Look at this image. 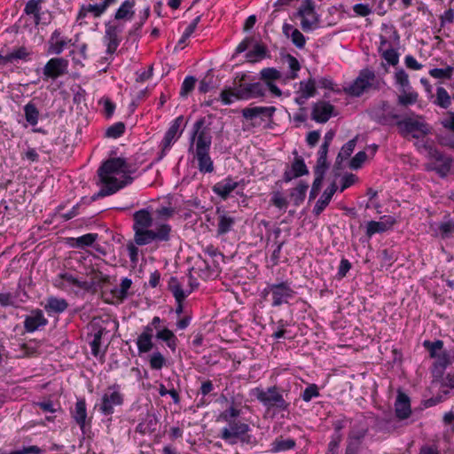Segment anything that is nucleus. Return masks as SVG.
Instances as JSON below:
<instances>
[{"label":"nucleus","instance_id":"obj_1","mask_svg":"<svg viewBox=\"0 0 454 454\" xmlns=\"http://www.w3.org/2000/svg\"><path fill=\"white\" fill-rule=\"evenodd\" d=\"M134 243L127 244L129 260L133 263L138 261L137 246H146L152 243L168 242L171 239L172 227L163 222L153 223V218L148 208H142L133 214Z\"/></svg>","mask_w":454,"mask_h":454},{"label":"nucleus","instance_id":"obj_2","mask_svg":"<svg viewBox=\"0 0 454 454\" xmlns=\"http://www.w3.org/2000/svg\"><path fill=\"white\" fill-rule=\"evenodd\" d=\"M133 172L124 158H110L104 161L98 169V175L103 187L91 197L92 200L112 195L130 184L133 181L130 174Z\"/></svg>","mask_w":454,"mask_h":454},{"label":"nucleus","instance_id":"obj_3","mask_svg":"<svg viewBox=\"0 0 454 454\" xmlns=\"http://www.w3.org/2000/svg\"><path fill=\"white\" fill-rule=\"evenodd\" d=\"M190 148L194 145V159L197 160L198 169L202 174H211L215 171L214 161L209 155L212 135L210 129L205 127V119L200 118L195 121L190 137Z\"/></svg>","mask_w":454,"mask_h":454},{"label":"nucleus","instance_id":"obj_4","mask_svg":"<svg viewBox=\"0 0 454 454\" xmlns=\"http://www.w3.org/2000/svg\"><path fill=\"white\" fill-rule=\"evenodd\" d=\"M423 347L428 351L430 358L434 359L431 367V373L435 380H440L444 375L448 366L454 364V346L444 348L442 340L423 341Z\"/></svg>","mask_w":454,"mask_h":454},{"label":"nucleus","instance_id":"obj_5","mask_svg":"<svg viewBox=\"0 0 454 454\" xmlns=\"http://www.w3.org/2000/svg\"><path fill=\"white\" fill-rule=\"evenodd\" d=\"M266 94V87L264 83L260 82H243L231 90V88L223 89L220 93V98L223 105L229 106L235 100H250L264 97Z\"/></svg>","mask_w":454,"mask_h":454},{"label":"nucleus","instance_id":"obj_6","mask_svg":"<svg viewBox=\"0 0 454 454\" xmlns=\"http://www.w3.org/2000/svg\"><path fill=\"white\" fill-rule=\"evenodd\" d=\"M382 84V80L373 70L364 68L360 70L357 77L350 84L343 87V91L351 97L359 98L364 94L379 91Z\"/></svg>","mask_w":454,"mask_h":454},{"label":"nucleus","instance_id":"obj_7","mask_svg":"<svg viewBox=\"0 0 454 454\" xmlns=\"http://www.w3.org/2000/svg\"><path fill=\"white\" fill-rule=\"evenodd\" d=\"M250 427L247 423L240 421H231L228 423V427H224L221 430L220 438L226 443L234 445L238 442L244 444H253L256 442L254 436L248 434Z\"/></svg>","mask_w":454,"mask_h":454},{"label":"nucleus","instance_id":"obj_8","mask_svg":"<svg viewBox=\"0 0 454 454\" xmlns=\"http://www.w3.org/2000/svg\"><path fill=\"white\" fill-rule=\"evenodd\" d=\"M402 137L411 136L413 138H422L431 133L430 125L421 115L405 116L395 122Z\"/></svg>","mask_w":454,"mask_h":454},{"label":"nucleus","instance_id":"obj_9","mask_svg":"<svg viewBox=\"0 0 454 454\" xmlns=\"http://www.w3.org/2000/svg\"><path fill=\"white\" fill-rule=\"evenodd\" d=\"M255 398L267 410L275 409L277 411H288L290 403L286 402L277 386L270 387L266 389L255 387L253 389Z\"/></svg>","mask_w":454,"mask_h":454},{"label":"nucleus","instance_id":"obj_10","mask_svg":"<svg viewBox=\"0 0 454 454\" xmlns=\"http://www.w3.org/2000/svg\"><path fill=\"white\" fill-rule=\"evenodd\" d=\"M123 402L124 395L121 392V386L115 383L106 388L100 403L96 404L95 408H98L104 416H112L114 412V407L122 405Z\"/></svg>","mask_w":454,"mask_h":454},{"label":"nucleus","instance_id":"obj_11","mask_svg":"<svg viewBox=\"0 0 454 454\" xmlns=\"http://www.w3.org/2000/svg\"><path fill=\"white\" fill-rule=\"evenodd\" d=\"M33 50L25 45L0 50V66L17 65L32 60Z\"/></svg>","mask_w":454,"mask_h":454},{"label":"nucleus","instance_id":"obj_12","mask_svg":"<svg viewBox=\"0 0 454 454\" xmlns=\"http://www.w3.org/2000/svg\"><path fill=\"white\" fill-rule=\"evenodd\" d=\"M117 0H102L100 3L97 4H83L80 6V9L77 12L76 21L82 24V21L86 18H100L111 6L115 4Z\"/></svg>","mask_w":454,"mask_h":454},{"label":"nucleus","instance_id":"obj_13","mask_svg":"<svg viewBox=\"0 0 454 454\" xmlns=\"http://www.w3.org/2000/svg\"><path fill=\"white\" fill-rule=\"evenodd\" d=\"M270 291H271L272 307H279L287 303L296 294V292L292 288L288 281L270 284Z\"/></svg>","mask_w":454,"mask_h":454},{"label":"nucleus","instance_id":"obj_14","mask_svg":"<svg viewBox=\"0 0 454 454\" xmlns=\"http://www.w3.org/2000/svg\"><path fill=\"white\" fill-rule=\"evenodd\" d=\"M203 252L212 259L211 263L206 260L203 261L204 268H200L201 271L200 277L206 279L217 274L220 262H223L224 256L218 248L215 247L213 245L207 246L203 249Z\"/></svg>","mask_w":454,"mask_h":454},{"label":"nucleus","instance_id":"obj_15","mask_svg":"<svg viewBox=\"0 0 454 454\" xmlns=\"http://www.w3.org/2000/svg\"><path fill=\"white\" fill-rule=\"evenodd\" d=\"M68 68V60L64 58H52L42 68L43 80H56L66 74Z\"/></svg>","mask_w":454,"mask_h":454},{"label":"nucleus","instance_id":"obj_16","mask_svg":"<svg viewBox=\"0 0 454 454\" xmlns=\"http://www.w3.org/2000/svg\"><path fill=\"white\" fill-rule=\"evenodd\" d=\"M296 15L301 19V27L304 32L315 29L318 23V18L315 12L313 3L306 0L298 9Z\"/></svg>","mask_w":454,"mask_h":454},{"label":"nucleus","instance_id":"obj_17","mask_svg":"<svg viewBox=\"0 0 454 454\" xmlns=\"http://www.w3.org/2000/svg\"><path fill=\"white\" fill-rule=\"evenodd\" d=\"M123 25L121 24H106V32H105V43L106 45V53L114 54L118 46L121 42V34L123 31Z\"/></svg>","mask_w":454,"mask_h":454},{"label":"nucleus","instance_id":"obj_18","mask_svg":"<svg viewBox=\"0 0 454 454\" xmlns=\"http://www.w3.org/2000/svg\"><path fill=\"white\" fill-rule=\"evenodd\" d=\"M369 432V424L364 416L357 417L352 423L347 442L361 443Z\"/></svg>","mask_w":454,"mask_h":454},{"label":"nucleus","instance_id":"obj_19","mask_svg":"<svg viewBox=\"0 0 454 454\" xmlns=\"http://www.w3.org/2000/svg\"><path fill=\"white\" fill-rule=\"evenodd\" d=\"M184 116L180 115L171 121L161 141L162 151L168 150L171 145L181 137L184 128Z\"/></svg>","mask_w":454,"mask_h":454},{"label":"nucleus","instance_id":"obj_20","mask_svg":"<svg viewBox=\"0 0 454 454\" xmlns=\"http://www.w3.org/2000/svg\"><path fill=\"white\" fill-rule=\"evenodd\" d=\"M275 106H254L242 109V116L248 121L259 118L262 121H271L276 112Z\"/></svg>","mask_w":454,"mask_h":454},{"label":"nucleus","instance_id":"obj_21","mask_svg":"<svg viewBox=\"0 0 454 454\" xmlns=\"http://www.w3.org/2000/svg\"><path fill=\"white\" fill-rule=\"evenodd\" d=\"M71 42H72V39H70L67 36H64L59 28L55 29L51 33V35L48 40L47 52L49 54L59 55L63 52L65 48L68 44L71 43Z\"/></svg>","mask_w":454,"mask_h":454},{"label":"nucleus","instance_id":"obj_22","mask_svg":"<svg viewBox=\"0 0 454 454\" xmlns=\"http://www.w3.org/2000/svg\"><path fill=\"white\" fill-rule=\"evenodd\" d=\"M333 110V106L329 102L318 101L312 106L311 118L318 123H325L332 117Z\"/></svg>","mask_w":454,"mask_h":454},{"label":"nucleus","instance_id":"obj_23","mask_svg":"<svg viewBox=\"0 0 454 454\" xmlns=\"http://www.w3.org/2000/svg\"><path fill=\"white\" fill-rule=\"evenodd\" d=\"M308 174L309 169L305 164L304 160L301 156L296 155L291 164V168L285 171L283 180L286 183H288L294 178H297Z\"/></svg>","mask_w":454,"mask_h":454},{"label":"nucleus","instance_id":"obj_24","mask_svg":"<svg viewBox=\"0 0 454 454\" xmlns=\"http://www.w3.org/2000/svg\"><path fill=\"white\" fill-rule=\"evenodd\" d=\"M82 278H78L69 271L59 273L54 280V286L61 288H77L82 289Z\"/></svg>","mask_w":454,"mask_h":454},{"label":"nucleus","instance_id":"obj_25","mask_svg":"<svg viewBox=\"0 0 454 454\" xmlns=\"http://www.w3.org/2000/svg\"><path fill=\"white\" fill-rule=\"evenodd\" d=\"M48 320L44 317L43 313L40 309L32 311L24 320V327L27 332L34 333L40 327L46 325Z\"/></svg>","mask_w":454,"mask_h":454},{"label":"nucleus","instance_id":"obj_26","mask_svg":"<svg viewBox=\"0 0 454 454\" xmlns=\"http://www.w3.org/2000/svg\"><path fill=\"white\" fill-rule=\"evenodd\" d=\"M239 186V183L234 181L231 176L217 182L213 186V192L223 200H226L229 195Z\"/></svg>","mask_w":454,"mask_h":454},{"label":"nucleus","instance_id":"obj_27","mask_svg":"<svg viewBox=\"0 0 454 454\" xmlns=\"http://www.w3.org/2000/svg\"><path fill=\"white\" fill-rule=\"evenodd\" d=\"M90 330L91 332L89 335L92 337V340L90 341L91 353L94 356H98L101 346V340L106 330L102 325L94 322L90 324Z\"/></svg>","mask_w":454,"mask_h":454},{"label":"nucleus","instance_id":"obj_28","mask_svg":"<svg viewBox=\"0 0 454 454\" xmlns=\"http://www.w3.org/2000/svg\"><path fill=\"white\" fill-rule=\"evenodd\" d=\"M108 277L98 271L93 274L90 281L82 279V289L90 294H96L107 282Z\"/></svg>","mask_w":454,"mask_h":454},{"label":"nucleus","instance_id":"obj_29","mask_svg":"<svg viewBox=\"0 0 454 454\" xmlns=\"http://www.w3.org/2000/svg\"><path fill=\"white\" fill-rule=\"evenodd\" d=\"M395 415L399 419H405L411 413L410 398L404 393L399 392L395 403Z\"/></svg>","mask_w":454,"mask_h":454},{"label":"nucleus","instance_id":"obj_30","mask_svg":"<svg viewBox=\"0 0 454 454\" xmlns=\"http://www.w3.org/2000/svg\"><path fill=\"white\" fill-rule=\"evenodd\" d=\"M370 116L372 121L384 126L394 125L397 121H399V114L395 111L381 112L380 110H372L370 112Z\"/></svg>","mask_w":454,"mask_h":454},{"label":"nucleus","instance_id":"obj_31","mask_svg":"<svg viewBox=\"0 0 454 454\" xmlns=\"http://www.w3.org/2000/svg\"><path fill=\"white\" fill-rule=\"evenodd\" d=\"M337 191V185L335 183L331 184L323 192L319 200L316 202L313 208V214L319 215L325 208L329 205L333 196Z\"/></svg>","mask_w":454,"mask_h":454},{"label":"nucleus","instance_id":"obj_32","mask_svg":"<svg viewBox=\"0 0 454 454\" xmlns=\"http://www.w3.org/2000/svg\"><path fill=\"white\" fill-rule=\"evenodd\" d=\"M395 223V220L388 216L385 221H370L366 226V235L371 238L376 233H382L390 229Z\"/></svg>","mask_w":454,"mask_h":454},{"label":"nucleus","instance_id":"obj_33","mask_svg":"<svg viewBox=\"0 0 454 454\" xmlns=\"http://www.w3.org/2000/svg\"><path fill=\"white\" fill-rule=\"evenodd\" d=\"M68 307L66 299L56 296H50L46 300L44 309L49 315H58L63 313Z\"/></svg>","mask_w":454,"mask_h":454},{"label":"nucleus","instance_id":"obj_34","mask_svg":"<svg viewBox=\"0 0 454 454\" xmlns=\"http://www.w3.org/2000/svg\"><path fill=\"white\" fill-rule=\"evenodd\" d=\"M43 0H28L25 5L24 12L27 15L33 16L35 25L40 23L46 24L47 21H43L42 17V3Z\"/></svg>","mask_w":454,"mask_h":454},{"label":"nucleus","instance_id":"obj_35","mask_svg":"<svg viewBox=\"0 0 454 454\" xmlns=\"http://www.w3.org/2000/svg\"><path fill=\"white\" fill-rule=\"evenodd\" d=\"M71 414L76 424L82 430L85 427L87 419L86 401L84 398H80L77 400L74 409L71 411Z\"/></svg>","mask_w":454,"mask_h":454},{"label":"nucleus","instance_id":"obj_36","mask_svg":"<svg viewBox=\"0 0 454 454\" xmlns=\"http://www.w3.org/2000/svg\"><path fill=\"white\" fill-rule=\"evenodd\" d=\"M134 6V0H125L115 12L114 19L117 20H131L135 14Z\"/></svg>","mask_w":454,"mask_h":454},{"label":"nucleus","instance_id":"obj_37","mask_svg":"<svg viewBox=\"0 0 454 454\" xmlns=\"http://www.w3.org/2000/svg\"><path fill=\"white\" fill-rule=\"evenodd\" d=\"M155 337L156 339L166 342L167 347L171 351H176L178 340L171 330L163 327L156 332Z\"/></svg>","mask_w":454,"mask_h":454},{"label":"nucleus","instance_id":"obj_38","mask_svg":"<svg viewBox=\"0 0 454 454\" xmlns=\"http://www.w3.org/2000/svg\"><path fill=\"white\" fill-rule=\"evenodd\" d=\"M436 233L442 239H450L454 237V220L449 216L438 223Z\"/></svg>","mask_w":454,"mask_h":454},{"label":"nucleus","instance_id":"obj_39","mask_svg":"<svg viewBox=\"0 0 454 454\" xmlns=\"http://www.w3.org/2000/svg\"><path fill=\"white\" fill-rule=\"evenodd\" d=\"M98 235L97 233H87L77 238L70 239V246L75 248H85L92 246V244L98 239Z\"/></svg>","mask_w":454,"mask_h":454},{"label":"nucleus","instance_id":"obj_40","mask_svg":"<svg viewBox=\"0 0 454 454\" xmlns=\"http://www.w3.org/2000/svg\"><path fill=\"white\" fill-rule=\"evenodd\" d=\"M235 223V219L231 215H228L224 212L219 214L218 216V227L217 234L223 235L231 231Z\"/></svg>","mask_w":454,"mask_h":454},{"label":"nucleus","instance_id":"obj_41","mask_svg":"<svg viewBox=\"0 0 454 454\" xmlns=\"http://www.w3.org/2000/svg\"><path fill=\"white\" fill-rule=\"evenodd\" d=\"M295 447V441L292 438L284 439L277 437L271 443V452L277 453L292 450Z\"/></svg>","mask_w":454,"mask_h":454},{"label":"nucleus","instance_id":"obj_42","mask_svg":"<svg viewBox=\"0 0 454 454\" xmlns=\"http://www.w3.org/2000/svg\"><path fill=\"white\" fill-rule=\"evenodd\" d=\"M329 145H321L317 152V160L314 170H321L326 172L329 168L330 164L327 162V153L329 151Z\"/></svg>","mask_w":454,"mask_h":454},{"label":"nucleus","instance_id":"obj_43","mask_svg":"<svg viewBox=\"0 0 454 454\" xmlns=\"http://www.w3.org/2000/svg\"><path fill=\"white\" fill-rule=\"evenodd\" d=\"M168 288L173 294L176 301H184V300L188 296L187 292L183 289L178 279L175 277L170 278Z\"/></svg>","mask_w":454,"mask_h":454},{"label":"nucleus","instance_id":"obj_44","mask_svg":"<svg viewBox=\"0 0 454 454\" xmlns=\"http://www.w3.org/2000/svg\"><path fill=\"white\" fill-rule=\"evenodd\" d=\"M356 138H353L348 140L346 144H344L338 153L335 160L336 165H340L344 160L348 159L351 153L354 152L356 147Z\"/></svg>","mask_w":454,"mask_h":454},{"label":"nucleus","instance_id":"obj_45","mask_svg":"<svg viewBox=\"0 0 454 454\" xmlns=\"http://www.w3.org/2000/svg\"><path fill=\"white\" fill-rule=\"evenodd\" d=\"M24 114L26 121L31 126H35L38 123L40 114L35 105L31 101L24 106Z\"/></svg>","mask_w":454,"mask_h":454},{"label":"nucleus","instance_id":"obj_46","mask_svg":"<svg viewBox=\"0 0 454 454\" xmlns=\"http://www.w3.org/2000/svg\"><path fill=\"white\" fill-rule=\"evenodd\" d=\"M434 104L443 109H447L451 105L450 97L443 87H438L436 89V97Z\"/></svg>","mask_w":454,"mask_h":454},{"label":"nucleus","instance_id":"obj_47","mask_svg":"<svg viewBox=\"0 0 454 454\" xmlns=\"http://www.w3.org/2000/svg\"><path fill=\"white\" fill-rule=\"evenodd\" d=\"M325 173L326 172H324L321 170H314L315 179L313 181L312 187L309 192V200H315L316 197L317 196V194L321 189V185H322L323 180L325 178Z\"/></svg>","mask_w":454,"mask_h":454},{"label":"nucleus","instance_id":"obj_48","mask_svg":"<svg viewBox=\"0 0 454 454\" xmlns=\"http://www.w3.org/2000/svg\"><path fill=\"white\" fill-rule=\"evenodd\" d=\"M380 40L379 52L380 53L384 51V50H387V47L392 46L389 40H393L395 43H399L400 35L394 27H391L389 29V39L384 35H380Z\"/></svg>","mask_w":454,"mask_h":454},{"label":"nucleus","instance_id":"obj_49","mask_svg":"<svg viewBox=\"0 0 454 454\" xmlns=\"http://www.w3.org/2000/svg\"><path fill=\"white\" fill-rule=\"evenodd\" d=\"M316 81L312 78H309L305 81L300 82V88L298 93H302L307 96L309 98L314 97L316 95Z\"/></svg>","mask_w":454,"mask_h":454},{"label":"nucleus","instance_id":"obj_50","mask_svg":"<svg viewBox=\"0 0 454 454\" xmlns=\"http://www.w3.org/2000/svg\"><path fill=\"white\" fill-rule=\"evenodd\" d=\"M137 346L139 354L147 353L153 347V338L146 334H140L137 339Z\"/></svg>","mask_w":454,"mask_h":454},{"label":"nucleus","instance_id":"obj_51","mask_svg":"<svg viewBox=\"0 0 454 454\" xmlns=\"http://www.w3.org/2000/svg\"><path fill=\"white\" fill-rule=\"evenodd\" d=\"M309 185L304 182H300L299 184L292 191L291 197L294 200L295 205L302 202L306 197Z\"/></svg>","mask_w":454,"mask_h":454},{"label":"nucleus","instance_id":"obj_52","mask_svg":"<svg viewBox=\"0 0 454 454\" xmlns=\"http://www.w3.org/2000/svg\"><path fill=\"white\" fill-rule=\"evenodd\" d=\"M149 364L152 370H161L166 365V358L160 351H154L149 356Z\"/></svg>","mask_w":454,"mask_h":454},{"label":"nucleus","instance_id":"obj_53","mask_svg":"<svg viewBox=\"0 0 454 454\" xmlns=\"http://www.w3.org/2000/svg\"><path fill=\"white\" fill-rule=\"evenodd\" d=\"M149 15V9H146L145 13V19L139 22H136L133 27L128 32V40L136 41L141 36L142 27Z\"/></svg>","mask_w":454,"mask_h":454},{"label":"nucleus","instance_id":"obj_54","mask_svg":"<svg viewBox=\"0 0 454 454\" xmlns=\"http://www.w3.org/2000/svg\"><path fill=\"white\" fill-rule=\"evenodd\" d=\"M266 55V47L262 44L256 43L254 49L246 54V58L250 62H254L257 59H262Z\"/></svg>","mask_w":454,"mask_h":454},{"label":"nucleus","instance_id":"obj_55","mask_svg":"<svg viewBox=\"0 0 454 454\" xmlns=\"http://www.w3.org/2000/svg\"><path fill=\"white\" fill-rule=\"evenodd\" d=\"M454 68L450 66L445 68H433L429 70V74L435 79H447L450 80L452 77Z\"/></svg>","mask_w":454,"mask_h":454},{"label":"nucleus","instance_id":"obj_56","mask_svg":"<svg viewBox=\"0 0 454 454\" xmlns=\"http://www.w3.org/2000/svg\"><path fill=\"white\" fill-rule=\"evenodd\" d=\"M125 132V124L121 121L115 122L107 128L106 136L111 138H118Z\"/></svg>","mask_w":454,"mask_h":454},{"label":"nucleus","instance_id":"obj_57","mask_svg":"<svg viewBox=\"0 0 454 454\" xmlns=\"http://www.w3.org/2000/svg\"><path fill=\"white\" fill-rule=\"evenodd\" d=\"M261 78L266 82H273L281 78V73L274 67H266L260 72Z\"/></svg>","mask_w":454,"mask_h":454},{"label":"nucleus","instance_id":"obj_58","mask_svg":"<svg viewBox=\"0 0 454 454\" xmlns=\"http://www.w3.org/2000/svg\"><path fill=\"white\" fill-rule=\"evenodd\" d=\"M240 414H241V410L237 409L236 407H234V405H231L228 409L224 410L220 414V419L223 421L229 423L231 421H235L234 419L239 417Z\"/></svg>","mask_w":454,"mask_h":454},{"label":"nucleus","instance_id":"obj_59","mask_svg":"<svg viewBox=\"0 0 454 454\" xmlns=\"http://www.w3.org/2000/svg\"><path fill=\"white\" fill-rule=\"evenodd\" d=\"M380 54L389 65L395 66L399 62V54L393 46L387 47V50H384Z\"/></svg>","mask_w":454,"mask_h":454},{"label":"nucleus","instance_id":"obj_60","mask_svg":"<svg viewBox=\"0 0 454 454\" xmlns=\"http://www.w3.org/2000/svg\"><path fill=\"white\" fill-rule=\"evenodd\" d=\"M320 394H319V389H318V387L316 385V384H309L305 389L304 391L302 392L301 397V399L306 402V403H309L310 402L313 398L315 397H317L319 396Z\"/></svg>","mask_w":454,"mask_h":454},{"label":"nucleus","instance_id":"obj_61","mask_svg":"<svg viewBox=\"0 0 454 454\" xmlns=\"http://www.w3.org/2000/svg\"><path fill=\"white\" fill-rule=\"evenodd\" d=\"M196 83V79L193 76H186L182 83L180 90V96L186 97L191 91L193 90Z\"/></svg>","mask_w":454,"mask_h":454},{"label":"nucleus","instance_id":"obj_62","mask_svg":"<svg viewBox=\"0 0 454 454\" xmlns=\"http://www.w3.org/2000/svg\"><path fill=\"white\" fill-rule=\"evenodd\" d=\"M418 100V94L416 92H406L403 90V94L398 97V104L401 106L413 105Z\"/></svg>","mask_w":454,"mask_h":454},{"label":"nucleus","instance_id":"obj_63","mask_svg":"<svg viewBox=\"0 0 454 454\" xmlns=\"http://www.w3.org/2000/svg\"><path fill=\"white\" fill-rule=\"evenodd\" d=\"M132 285V280L129 278H123L120 284V288L117 291V297L124 300L129 295V289L130 288Z\"/></svg>","mask_w":454,"mask_h":454},{"label":"nucleus","instance_id":"obj_64","mask_svg":"<svg viewBox=\"0 0 454 454\" xmlns=\"http://www.w3.org/2000/svg\"><path fill=\"white\" fill-rule=\"evenodd\" d=\"M271 203L280 210H285L287 207V200L282 195L280 192H275L271 197Z\"/></svg>","mask_w":454,"mask_h":454}]
</instances>
